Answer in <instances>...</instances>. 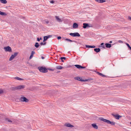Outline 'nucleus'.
Returning a JSON list of instances; mask_svg holds the SVG:
<instances>
[{"mask_svg":"<svg viewBox=\"0 0 131 131\" xmlns=\"http://www.w3.org/2000/svg\"><path fill=\"white\" fill-rule=\"evenodd\" d=\"M18 53L17 52H16L14 53L13 54V56L15 57H16L18 54Z\"/></svg>","mask_w":131,"mask_h":131,"instance_id":"29","label":"nucleus"},{"mask_svg":"<svg viewBox=\"0 0 131 131\" xmlns=\"http://www.w3.org/2000/svg\"><path fill=\"white\" fill-rule=\"evenodd\" d=\"M66 58L64 57H62L60 58V59L61 60V61L62 62H64V60H65Z\"/></svg>","mask_w":131,"mask_h":131,"instance_id":"26","label":"nucleus"},{"mask_svg":"<svg viewBox=\"0 0 131 131\" xmlns=\"http://www.w3.org/2000/svg\"><path fill=\"white\" fill-rule=\"evenodd\" d=\"M50 3H52V4H53L54 3V1L53 0L50 1Z\"/></svg>","mask_w":131,"mask_h":131,"instance_id":"36","label":"nucleus"},{"mask_svg":"<svg viewBox=\"0 0 131 131\" xmlns=\"http://www.w3.org/2000/svg\"><path fill=\"white\" fill-rule=\"evenodd\" d=\"M25 86L24 85H20L16 87V88L17 89H20L24 88Z\"/></svg>","mask_w":131,"mask_h":131,"instance_id":"11","label":"nucleus"},{"mask_svg":"<svg viewBox=\"0 0 131 131\" xmlns=\"http://www.w3.org/2000/svg\"><path fill=\"white\" fill-rule=\"evenodd\" d=\"M33 56V55H32V54H31L30 57L29 59H31V58H32V57Z\"/></svg>","mask_w":131,"mask_h":131,"instance_id":"39","label":"nucleus"},{"mask_svg":"<svg viewBox=\"0 0 131 131\" xmlns=\"http://www.w3.org/2000/svg\"><path fill=\"white\" fill-rule=\"evenodd\" d=\"M104 44V43H101V45L102 46V47L103 48H105V46L104 45H103Z\"/></svg>","mask_w":131,"mask_h":131,"instance_id":"32","label":"nucleus"},{"mask_svg":"<svg viewBox=\"0 0 131 131\" xmlns=\"http://www.w3.org/2000/svg\"><path fill=\"white\" fill-rule=\"evenodd\" d=\"M78 25L76 23H74L73 25V28H76L78 27Z\"/></svg>","mask_w":131,"mask_h":131,"instance_id":"13","label":"nucleus"},{"mask_svg":"<svg viewBox=\"0 0 131 131\" xmlns=\"http://www.w3.org/2000/svg\"><path fill=\"white\" fill-rule=\"evenodd\" d=\"M37 40L38 41H39L40 40V39L39 38H37Z\"/></svg>","mask_w":131,"mask_h":131,"instance_id":"42","label":"nucleus"},{"mask_svg":"<svg viewBox=\"0 0 131 131\" xmlns=\"http://www.w3.org/2000/svg\"><path fill=\"white\" fill-rule=\"evenodd\" d=\"M85 68V67H82V66H81V68L84 69Z\"/></svg>","mask_w":131,"mask_h":131,"instance_id":"41","label":"nucleus"},{"mask_svg":"<svg viewBox=\"0 0 131 131\" xmlns=\"http://www.w3.org/2000/svg\"><path fill=\"white\" fill-rule=\"evenodd\" d=\"M62 68V67L61 66H58L56 67V68L58 69H61Z\"/></svg>","mask_w":131,"mask_h":131,"instance_id":"24","label":"nucleus"},{"mask_svg":"<svg viewBox=\"0 0 131 131\" xmlns=\"http://www.w3.org/2000/svg\"><path fill=\"white\" fill-rule=\"evenodd\" d=\"M118 42L119 43H123V41L121 40H119L118 41Z\"/></svg>","mask_w":131,"mask_h":131,"instance_id":"37","label":"nucleus"},{"mask_svg":"<svg viewBox=\"0 0 131 131\" xmlns=\"http://www.w3.org/2000/svg\"><path fill=\"white\" fill-rule=\"evenodd\" d=\"M75 66L78 69H81V66L78 65V64H76L75 65Z\"/></svg>","mask_w":131,"mask_h":131,"instance_id":"23","label":"nucleus"},{"mask_svg":"<svg viewBox=\"0 0 131 131\" xmlns=\"http://www.w3.org/2000/svg\"><path fill=\"white\" fill-rule=\"evenodd\" d=\"M97 73H98L100 75L102 76L103 77H105V76L103 74H102L101 73L97 72Z\"/></svg>","mask_w":131,"mask_h":131,"instance_id":"31","label":"nucleus"},{"mask_svg":"<svg viewBox=\"0 0 131 131\" xmlns=\"http://www.w3.org/2000/svg\"><path fill=\"white\" fill-rule=\"evenodd\" d=\"M5 120L6 121H7L8 122H10L11 123L12 122V121L10 120V119H9L8 118H6L5 119Z\"/></svg>","mask_w":131,"mask_h":131,"instance_id":"28","label":"nucleus"},{"mask_svg":"<svg viewBox=\"0 0 131 131\" xmlns=\"http://www.w3.org/2000/svg\"><path fill=\"white\" fill-rule=\"evenodd\" d=\"M6 51H8L11 52L12 51L11 48L9 46H7L6 47H5L4 48Z\"/></svg>","mask_w":131,"mask_h":131,"instance_id":"7","label":"nucleus"},{"mask_svg":"<svg viewBox=\"0 0 131 131\" xmlns=\"http://www.w3.org/2000/svg\"><path fill=\"white\" fill-rule=\"evenodd\" d=\"M41 58L42 59H44L45 58L44 57H43V56H42L41 57Z\"/></svg>","mask_w":131,"mask_h":131,"instance_id":"44","label":"nucleus"},{"mask_svg":"<svg viewBox=\"0 0 131 131\" xmlns=\"http://www.w3.org/2000/svg\"><path fill=\"white\" fill-rule=\"evenodd\" d=\"M38 69L39 70V71L41 72L46 73L48 72L47 69L45 68L42 67H39Z\"/></svg>","mask_w":131,"mask_h":131,"instance_id":"2","label":"nucleus"},{"mask_svg":"<svg viewBox=\"0 0 131 131\" xmlns=\"http://www.w3.org/2000/svg\"><path fill=\"white\" fill-rule=\"evenodd\" d=\"M55 18L56 20L58 22L61 23L63 21V19L60 18L58 16H55Z\"/></svg>","mask_w":131,"mask_h":131,"instance_id":"6","label":"nucleus"},{"mask_svg":"<svg viewBox=\"0 0 131 131\" xmlns=\"http://www.w3.org/2000/svg\"><path fill=\"white\" fill-rule=\"evenodd\" d=\"M45 22L47 24H48L49 23V21L47 20H45Z\"/></svg>","mask_w":131,"mask_h":131,"instance_id":"33","label":"nucleus"},{"mask_svg":"<svg viewBox=\"0 0 131 131\" xmlns=\"http://www.w3.org/2000/svg\"><path fill=\"white\" fill-rule=\"evenodd\" d=\"M1 2L3 4H5L7 3V1L6 0H0Z\"/></svg>","mask_w":131,"mask_h":131,"instance_id":"19","label":"nucleus"},{"mask_svg":"<svg viewBox=\"0 0 131 131\" xmlns=\"http://www.w3.org/2000/svg\"><path fill=\"white\" fill-rule=\"evenodd\" d=\"M109 42L110 43H112V41H111Z\"/></svg>","mask_w":131,"mask_h":131,"instance_id":"47","label":"nucleus"},{"mask_svg":"<svg viewBox=\"0 0 131 131\" xmlns=\"http://www.w3.org/2000/svg\"><path fill=\"white\" fill-rule=\"evenodd\" d=\"M85 47L86 48H94L95 47V46H90L88 45H86Z\"/></svg>","mask_w":131,"mask_h":131,"instance_id":"16","label":"nucleus"},{"mask_svg":"<svg viewBox=\"0 0 131 131\" xmlns=\"http://www.w3.org/2000/svg\"><path fill=\"white\" fill-rule=\"evenodd\" d=\"M0 15H6V14L5 13L2 12L1 11V12L0 13Z\"/></svg>","mask_w":131,"mask_h":131,"instance_id":"27","label":"nucleus"},{"mask_svg":"<svg viewBox=\"0 0 131 131\" xmlns=\"http://www.w3.org/2000/svg\"><path fill=\"white\" fill-rule=\"evenodd\" d=\"M64 126L66 127H73L74 126L70 124L69 123H67L65 124Z\"/></svg>","mask_w":131,"mask_h":131,"instance_id":"9","label":"nucleus"},{"mask_svg":"<svg viewBox=\"0 0 131 131\" xmlns=\"http://www.w3.org/2000/svg\"><path fill=\"white\" fill-rule=\"evenodd\" d=\"M15 57L13 56V55L12 54L9 60V61L12 60Z\"/></svg>","mask_w":131,"mask_h":131,"instance_id":"21","label":"nucleus"},{"mask_svg":"<svg viewBox=\"0 0 131 131\" xmlns=\"http://www.w3.org/2000/svg\"><path fill=\"white\" fill-rule=\"evenodd\" d=\"M35 53V52L34 51H32L31 52V54H32L33 55Z\"/></svg>","mask_w":131,"mask_h":131,"instance_id":"35","label":"nucleus"},{"mask_svg":"<svg viewBox=\"0 0 131 131\" xmlns=\"http://www.w3.org/2000/svg\"><path fill=\"white\" fill-rule=\"evenodd\" d=\"M129 48L131 50V47H130Z\"/></svg>","mask_w":131,"mask_h":131,"instance_id":"46","label":"nucleus"},{"mask_svg":"<svg viewBox=\"0 0 131 131\" xmlns=\"http://www.w3.org/2000/svg\"><path fill=\"white\" fill-rule=\"evenodd\" d=\"M96 1L99 3H103L106 2L105 0H95Z\"/></svg>","mask_w":131,"mask_h":131,"instance_id":"17","label":"nucleus"},{"mask_svg":"<svg viewBox=\"0 0 131 131\" xmlns=\"http://www.w3.org/2000/svg\"><path fill=\"white\" fill-rule=\"evenodd\" d=\"M112 115L116 119H119V118L122 117V116L119 115L118 114H115L114 113H112Z\"/></svg>","mask_w":131,"mask_h":131,"instance_id":"4","label":"nucleus"},{"mask_svg":"<svg viewBox=\"0 0 131 131\" xmlns=\"http://www.w3.org/2000/svg\"><path fill=\"white\" fill-rule=\"evenodd\" d=\"M83 27L84 28H86L87 27H90L88 24L86 23H84L83 24Z\"/></svg>","mask_w":131,"mask_h":131,"instance_id":"10","label":"nucleus"},{"mask_svg":"<svg viewBox=\"0 0 131 131\" xmlns=\"http://www.w3.org/2000/svg\"><path fill=\"white\" fill-rule=\"evenodd\" d=\"M16 79L19 80H24L23 79L21 78L18 77H16L15 78Z\"/></svg>","mask_w":131,"mask_h":131,"instance_id":"22","label":"nucleus"},{"mask_svg":"<svg viewBox=\"0 0 131 131\" xmlns=\"http://www.w3.org/2000/svg\"><path fill=\"white\" fill-rule=\"evenodd\" d=\"M128 19H130V20H131V17H128Z\"/></svg>","mask_w":131,"mask_h":131,"instance_id":"43","label":"nucleus"},{"mask_svg":"<svg viewBox=\"0 0 131 131\" xmlns=\"http://www.w3.org/2000/svg\"><path fill=\"white\" fill-rule=\"evenodd\" d=\"M52 37L51 35H49L47 36H45L44 37V39L43 41L44 42L46 41L48 38H50Z\"/></svg>","mask_w":131,"mask_h":131,"instance_id":"8","label":"nucleus"},{"mask_svg":"<svg viewBox=\"0 0 131 131\" xmlns=\"http://www.w3.org/2000/svg\"><path fill=\"white\" fill-rule=\"evenodd\" d=\"M126 44L129 48L130 47V46L128 43H126Z\"/></svg>","mask_w":131,"mask_h":131,"instance_id":"38","label":"nucleus"},{"mask_svg":"<svg viewBox=\"0 0 131 131\" xmlns=\"http://www.w3.org/2000/svg\"><path fill=\"white\" fill-rule=\"evenodd\" d=\"M46 42H41L40 44L41 45H45L46 44Z\"/></svg>","mask_w":131,"mask_h":131,"instance_id":"30","label":"nucleus"},{"mask_svg":"<svg viewBox=\"0 0 131 131\" xmlns=\"http://www.w3.org/2000/svg\"><path fill=\"white\" fill-rule=\"evenodd\" d=\"M94 50L96 52H98L100 51L101 50L99 48H95Z\"/></svg>","mask_w":131,"mask_h":131,"instance_id":"18","label":"nucleus"},{"mask_svg":"<svg viewBox=\"0 0 131 131\" xmlns=\"http://www.w3.org/2000/svg\"><path fill=\"white\" fill-rule=\"evenodd\" d=\"M49 69V70H51V71H53V70L52 69Z\"/></svg>","mask_w":131,"mask_h":131,"instance_id":"45","label":"nucleus"},{"mask_svg":"<svg viewBox=\"0 0 131 131\" xmlns=\"http://www.w3.org/2000/svg\"><path fill=\"white\" fill-rule=\"evenodd\" d=\"M39 46L40 45L38 42H36L35 44V46L37 48H38Z\"/></svg>","mask_w":131,"mask_h":131,"instance_id":"20","label":"nucleus"},{"mask_svg":"<svg viewBox=\"0 0 131 131\" xmlns=\"http://www.w3.org/2000/svg\"><path fill=\"white\" fill-rule=\"evenodd\" d=\"M20 100L21 101L27 102H28L29 101V100L28 99L24 96L21 97L20 98Z\"/></svg>","mask_w":131,"mask_h":131,"instance_id":"5","label":"nucleus"},{"mask_svg":"<svg viewBox=\"0 0 131 131\" xmlns=\"http://www.w3.org/2000/svg\"><path fill=\"white\" fill-rule=\"evenodd\" d=\"M41 39H42V38H41V37H40V38L39 39H40V40H41Z\"/></svg>","mask_w":131,"mask_h":131,"instance_id":"48","label":"nucleus"},{"mask_svg":"<svg viewBox=\"0 0 131 131\" xmlns=\"http://www.w3.org/2000/svg\"><path fill=\"white\" fill-rule=\"evenodd\" d=\"M105 45L107 48H110L111 47V44L108 43H106Z\"/></svg>","mask_w":131,"mask_h":131,"instance_id":"15","label":"nucleus"},{"mask_svg":"<svg viewBox=\"0 0 131 131\" xmlns=\"http://www.w3.org/2000/svg\"><path fill=\"white\" fill-rule=\"evenodd\" d=\"M69 35L73 37H79L80 36V34L77 32L74 33H71L69 34Z\"/></svg>","mask_w":131,"mask_h":131,"instance_id":"3","label":"nucleus"},{"mask_svg":"<svg viewBox=\"0 0 131 131\" xmlns=\"http://www.w3.org/2000/svg\"><path fill=\"white\" fill-rule=\"evenodd\" d=\"M65 40L69 42H76V41H74L72 40H71L69 39H65Z\"/></svg>","mask_w":131,"mask_h":131,"instance_id":"25","label":"nucleus"},{"mask_svg":"<svg viewBox=\"0 0 131 131\" xmlns=\"http://www.w3.org/2000/svg\"><path fill=\"white\" fill-rule=\"evenodd\" d=\"M75 79L79 81H83V80H82V79L81 77H76L74 78Z\"/></svg>","mask_w":131,"mask_h":131,"instance_id":"12","label":"nucleus"},{"mask_svg":"<svg viewBox=\"0 0 131 131\" xmlns=\"http://www.w3.org/2000/svg\"><path fill=\"white\" fill-rule=\"evenodd\" d=\"M99 119L103 122L106 123L108 124H110L112 125H114L115 124V123L114 122H111L110 121L104 119L102 117H100L99 118Z\"/></svg>","mask_w":131,"mask_h":131,"instance_id":"1","label":"nucleus"},{"mask_svg":"<svg viewBox=\"0 0 131 131\" xmlns=\"http://www.w3.org/2000/svg\"><path fill=\"white\" fill-rule=\"evenodd\" d=\"M3 92V91L2 90H0V94H2Z\"/></svg>","mask_w":131,"mask_h":131,"instance_id":"34","label":"nucleus"},{"mask_svg":"<svg viewBox=\"0 0 131 131\" xmlns=\"http://www.w3.org/2000/svg\"><path fill=\"white\" fill-rule=\"evenodd\" d=\"M61 38V37L60 36L58 37H57V39H60Z\"/></svg>","mask_w":131,"mask_h":131,"instance_id":"40","label":"nucleus"},{"mask_svg":"<svg viewBox=\"0 0 131 131\" xmlns=\"http://www.w3.org/2000/svg\"><path fill=\"white\" fill-rule=\"evenodd\" d=\"M92 126L95 129H98V127L97 125L95 124H92Z\"/></svg>","mask_w":131,"mask_h":131,"instance_id":"14","label":"nucleus"}]
</instances>
